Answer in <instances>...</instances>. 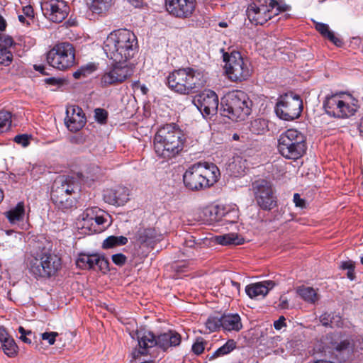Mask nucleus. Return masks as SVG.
Instances as JSON below:
<instances>
[{
	"instance_id": "72a5a7b5",
	"label": "nucleus",
	"mask_w": 363,
	"mask_h": 363,
	"mask_svg": "<svg viewBox=\"0 0 363 363\" xmlns=\"http://www.w3.org/2000/svg\"><path fill=\"white\" fill-rule=\"evenodd\" d=\"M245 160L241 157H236L229 164V169L235 177H240L245 172L246 165Z\"/></svg>"
},
{
	"instance_id": "3c124183",
	"label": "nucleus",
	"mask_w": 363,
	"mask_h": 363,
	"mask_svg": "<svg viewBox=\"0 0 363 363\" xmlns=\"http://www.w3.org/2000/svg\"><path fill=\"white\" fill-rule=\"evenodd\" d=\"M343 325V320L342 317L339 315L332 313L330 328H342Z\"/></svg>"
},
{
	"instance_id": "473e14b6",
	"label": "nucleus",
	"mask_w": 363,
	"mask_h": 363,
	"mask_svg": "<svg viewBox=\"0 0 363 363\" xmlns=\"http://www.w3.org/2000/svg\"><path fill=\"white\" fill-rule=\"evenodd\" d=\"M297 293L305 301L311 303H315L319 298L316 291L312 287H299L297 289Z\"/></svg>"
},
{
	"instance_id": "b1692460",
	"label": "nucleus",
	"mask_w": 363,
	"mask_h": 363,
	"mask_svg": "<svg viewBox=\"0 0 363 363\" xmlns=\"http://www.w3.org/2000/svg\"><path fill=\"white\" fill-rule=\"evenodd\" d=\"M13 44L11 37L0 33V65L8 66L11 63L13 55L9 48Z\"/></svg>"
},
{
	"instance_id": "aec40b11",
	"label": "nucleus",
	"mask_w": 363,
	"mask_h": 363,
	"mask_svg": "<svg viewBox=\"0 0 363 363\" xmlns=\"http://www.w3.org/2000/svg\"><path fill=\"white\" fill-rule=\"evenodd\" d=\"M77 267L81 269H95L107 271L109 268L108 261L99 254L80 253L76 261Z\"/></svg>"
},
{
	"instance_id": "2f4dec72",
	"label": "nucleus",
	"mask_w": 363,
	"mask_h": 363,
	"mask_svg": "<svg viewBox=\"0 0 363 363\" xmlns=\"http://www.w3.org/2000/svg\"><path fill=\"white\" fill-rule=\"evenodd\" d=\"M100 213L103 214V211L98 207L86 208L79 216V218L84 222L82 228H85V225H89V223L91 225H93V220Z\"/></svg>"
},
{
	"instance_id": "f704fd0d",
	"label": "nucleus",
	"mask_w": 363,
	"mask_h": 363,
	"mask_svg": "<svg viewBox=\"0 0 363 363\" xmlns=\"http://www.w3.org/2000/svg\"><path fill=\"white\" fill-rule=\"evenodd\" d=\"M128 242V238L125 236H109L105 239L102 244L104 249H110L116 246L125 245Z\"/></svg>"
},
{
	"instance_id": "f8f14e48",
	"label": "nucleus",
	"mask_w": 363,
	"mask_h": 363,
	"mask_svg": "<svg viewBox=\"0 0 363 363\" xmlns=\"http://www.w3.org/2000/svg\"><path fill=\"white\" fill-rule=\"evenodd\" d=\"M223 57L225 62V73L231 81L241 82L250 76V63L239 52L233 51L230 54L225 52Z\"/></svg>"
},
{
	"instance_id": "0eeeda50",
	"label": "nucleus",
	"mask_w": 363,
	"mask_h": 363,
	"mask_svg": "<svg viewBox=\"0 0 363 363\" xmlns=\"http://www.w3.org/2000/svg\"><path fill=\"white\" fill-rule=\"evenodd\" d=\"M79 189L76 179L69 176H60L54 181L51 199L59 209L64 211L70 209L74 206V200L70 196Z\"/></svg>"
},
{
	"instance_id": "58836bf2",
	"label": "nucleus",
	"mask_w": 363,
	"mask_h": 363,
	"mask_svg": "<svg viewBox=\"0 0 363 363\" xmlns=\"http://www.w3.org/2000/svg\"><path fill=\"white\" fill-rule=\"evenodd\" d=\"M11 113L6 111H0V133L8 130L11 124Z\"/></svg>"
},
{
	"instance_id": "f3484780",
	"label": "nucleus",
	"mask_w": 363,
	"mask_h": 363,
	"mask_svg": "<svg viewBox=\"0 0 363 363\" xmlns=\"http://www.w3.org/2000/svg\"><path fill=\"white\" fill-rule=\"evenodd\" d=\"M40 6L44 16L54 23H61L69 13V7L64 0H42Z\"/></svg>"
},
{
	"instance_id": "864d4df0",
	"label": "nucleus",
	"mask_w": 363,
	"mask_h": 363,
	"mask_svg": "<svg viewBox=\"0 0 363 363\" xmlns=\"http://www.w3.org/2000/svg\"><path fill=\"white\" fill-rule=\"evenodd\" d=\"M332 313H325L320 316V321L324 326H330L331 324Z\"/></svg>"
},
{
	"instance_id": "6e6552de",
	"label": "nucleus",
	"mask_w": 363,
	"mask_h": 363,
	"mask_svg": "<svg viewBox=\"0 0 363 363\" xmlns=\"http://www.w3.org/2000/svg\"><path fill=\"white\" fill-rule=\"evenodd\" d=\"M277 148L285 158L296 160L306 152V138L296 129H289L279 135Z\"/></svg>"
},
{
	"instance_id": "338daca9",
	"label": "nucleus",
	"mask_w": 363,
	"mask_h": 363,
	"mask_svg": "<svg viewBox=\"0 0 363 363\" xmlns=\"http://www.w3.org/2000/svg\"><path fill=\"white\" fill-rule=\"evenodd\" d=\"M6 27V22L5 19L0 16V30H4Z\"/></svg>"
},
{
	"instance_id": "7c9ffc66",
	"label": "nucleus",
	"mask_w": 363,
	"mask_h": 363,
	"mask_svg": "<svg viewBox=\"0 0 363 363\" xmlns=\"http://www.w3.org/2000/svg\"><path fill=\"white\" fill-rule=\"evenodd\" d=\"M236 347V342L233 340H228L223 346L218 348L211 354H208L209 359H213L217 357L224 356L229 354Z\"/></svg>"
},
{
	"instance_id": "cd10ccee",
	"label": "nucleus",
	"mask_w": 363,
	"mask_h": 363,
	"mask_svg": "<svg viewBox=\"0 0 363 363\" xmlns=\"http://www.w3.org/2000/svg\"><path fill=\"white\" fill-rule=\"evenodd\" d=\"M112 0H86L89 9L95 13L101 14L111 7Z\"/></svg>"
},
{
	"instance_id": "774afa93",
	"label": "nucleus",
	"mask_w": 363,
	"mask_h": 363,
	"mask_svg": "<svg viewBox=\"0 0 363 363\" xmlns=\"http://www.w3.org/2000/svg\"><path fill=\"white\" fill-rule=\"evenodd\" d=\"M140 89L143 94H146L148 91V89L144 84L140 85Z\"/></svg>"
},
{
	"instance_id": "c03bdc74",
	"label": "nucleus",
	"mask_w": 363,
	"mask_h": 363,
	"mask_svg": "<svg viewBox=\"0 0 363 363\" xmlns=\"http://www.w3.org/2000/svg\"><path fill=\"white\" fill-rule=\"evenodd\" d=\"M30 135L27 134L17 135L13 140L15 143L21 145L23 147H27L30 144Z\"/></svg>"
},
{
	"instance_id": "9b49d317",
	"label": "nucleus",
	"mask_w": 363,
	"mask_h": 363,
	"mask_svg": "<svg viewBox=\"0 0 363 363\" xmlns=\"http://www.w3.org/2000/svg\"><path fill=\"white\" fill-rule=\"evenodd\" d=\"M46 59L52 67L65 70L75 63V49L68 42L57 43L48 52Z\"/></svg>"
},
{
	"instance_id": "a211bd4d",
	"label": "nucleus",
	"mask_w": 363,
	"mask_h": 363,
	"mask_svg": "<svg viewBox=\"0 0 363 363\" xmlns=\"http://www.w3.org/2000/svg\"><path fill=\"white\" fill-rule=\"evenodd\" d=\"M167 12L179 18H190L196 9L195 0H165Z\"/></svg>"
},
{
	"instance_id": "052dcab7",
	"label": "nucleus",
	"mask_w": 363,
	"mask_h": 363,
	"mask_svg": "<svg viewBox=\"0 0 363 363\" xmlns=\"http://www.w3.org/2000/svg\"><path fill=\"white\" fill-rule=\"evenodd\" d=\"M45 82L48 84H51V85H57V84H62V79H57V78H55V77H50V78H47L45 79Z\"/></svg>"
},
{
	"instance_id": "ddd939ff",
	"label": "nucleus",
	"mask_w": 363,
	"mask_h": 363,
	"mask_svg": "<svg viewBox=\"0 0 363 363\" xmlns=\"http://www.w3.org/2000/svg\"><path fill=\"white\" fill-rule=\"evenodd\" d=\"M255 201L264 211H270L277 206V199L272 183L264 179H259L251 184Z\"/></svg>"
},
{
	"instance_id": "c9c22d12",
	"label": "nucleus",
	"mask_w": 363,
	"mask_h": 363,
	"mask_svg": "<svg viewBox=\"0 0 363 363\" xmlns=\"http://www.w3.org/2000/svg\"><path fill=\"white\" fill-rule=\"evenodd\" d=\"M250 131L255 135H262L267 130V123L264 119L257 118L250 122Z\"/></svg>"
},
{
	"instance_id": "e433bc0d",
	"label": "nucleus",
	"mask_w": 363,
	"mask_h": 363,
	"mask_svg": "<svg viewBox=\"0 0 363 363\" xmlns=\"http://www.w3.org/2000/svg\"><path fill=\"white\" fill-rule=\"evenodd\" d=\"M203 218L205 222L211 223L218 221L220 219V216L218 215V209L217 207H208L203 210Z\"/></svg>"
},
{
	"instance_id": "412c9836",
	"label": "nucleus",
	"mask_w": 363,
	"mask_h": 363,
	"mask_svg": "<svg viewBox=\"0 0 363 363\" xmlns=\"http://www.w3.org/2000/svg\"><path fill=\"white\" fill-rule=\"evenodd\" d=\"M65 123L72 132L82 129L86 123V118L82 109L77 106H72L67 108Z\"/></svg>"
},
{
	"instance_id": "e2e57ef3",
	"label": "nucleus",
	"mask_w": 363,
	"mask_h": 363,
	"mask_svg": "<svg viewBox=\"0 0 363 363\" xmlns=\"http://www.w3.org/2000/svg\"><path fill=\"white\" fill-rule=\"evenodd\" d=\"M279 307L281 309H286L289 308L288 300L286 297L281 296L279 298Z\"/></svg>"
},
{
	"instance_id": "4be33fe9",
	"label": "nucleus",
	"mask_w": 363,
	"mask_h": 363,
	"mask_svg": "<svg viewBox=\"0 0 363 363\" xmlns=\"http://www.w3.org/2000/svg\"><path fill=\"white\" fill-rule=\"evenodd\" d=\"M105 202L116 206H123L129 200V191L126 187L118 186L108 189L104 194Z\"/></svg>"
},
{
	"instance_id": "2eb2a0df",
	"label": "nucleus",
	"mask_w": 363,
	"mask_h": 363,
	"mask_svg": "<svg viewBox=\"0 0 363 363\" xmlns=\"http://www.w3.org/2000/svg\"><path fill=\"white\" fill-rule=\"evenodd\" d=\"M133 74V69L126 62H115L108 67L101 77L103 87L117 85L125 82Z\"/></svg>"
},
{
	"instance_id": "20e7f679",
	"label": "nucleus",
	"mask_w": 363,
	"mask_h": 363,
	"mask_svg": "<svg viewBox=\"0 0 363 363\" xmlns=\"http://www.w3.org/2000/svg\"><path fill=\"white\" fill-rule=\"evenodd\" d=\"M219 176L220 171L216 164L198 162L189 167L183 176V180L186 188L200 190L213 185Z\"/></svg>"
},
{
	"instance_id": "680f3d73",
	"label": "nucleus",
	"mask_w": 363,
	"mask_h": 363,
	"mask_svg": "<svg viewBox=\"0 0 363 363\" xmlns=\"http://www.w3.org/2000/svg\"><path fill=\"white\" fill-rule=\"evenodd\" d=\"M353 267H354V264L353 262H352V261L342 262L340 265V267L342 269H347V270H350Z\"/></svg>"
},
{
	"instance_id": "1a4fd4ad",
	"label": "nucleus",
	"mask_w": 363,
	"mask_h": 363,
	"mask_svg": "<svg viewBox=\"0 0 363 363\" xmlns=\"http://www.w3.org/2000/svg\"><path fill=\"white\" fill-rule=\"evenodd\" d=\"M61 266L60 257L54 253L43 251L30 259L28 268L36 278H50L56 275Z\"/></svg>"
},
{
	"instance_id": "69168bd1",
	"label": "nucleus",
	"mask_w": 363,
	"mask_h": 363,
	"mask_svg": "<svg viewBox=\"0 0 363 363\" xmlns=\"http://www.w3.org/2000/svg\"><path fill=\"white\" fill-rule=\"evenodd\" d=\"M34 69L36 71H38L39 72H40L43 75H46L48 74L46 72H45V68L43 65H34Z\"/></svg>"
},
{
	"instance_id": "9d476101",
	"label": "nucleus",
	"mask_w": 363,
	"mask_h": 363,
	"mask_svg": "<svg viewBox=\"0 0 363 363\" xmlns=\"http://www.w3.org/2000/svg\"><path fill=\"white\" fill-rule=\"evenodd\" d=\"M284 10L276 0H259L257 4L253 3L248 6L246 14L252 23L263 25Z\"/></svg>"
},
{
	"instance_id": "de8ad7c7",
	"label": "nucleus",
	"mask_w": 363,
	"mask_h": 363,
	"mask_svg": "<svg viewBox=\"0 0 363 363\" xmlns=\"http://www.w3.org/2000/svg\"><path fill=\"white\" fill-rule=\"evenodd\" d=\"M203 243H204L203 241H196L193 237H191L189 239L185 240L184 245L187 248H201Z\"/></svg>"
},
{
	"instance_id": "f257e3e1",
	"label": "nucleus",
	"mask_w": 363,
	"mask_h": 363,
	"mask_svg": "<svg viewBox=\"0 0 363 363\" xmlns=\"http://www.w3.org/2000/svg\"><path fill=\"white\" fill-rule=\"evenodd\" d=\"M138 48L135 35L127 29L111 32L104 42L103 49L107 57L113 62H127L133 57Z\"/></svg>"
},
{
	"instance_id": "5fc2aeb1",
	"label": "nucleus",
	"mask_w": 363,
	"mask_h": 363,
	"mask_svg": "<svg viewBox=\"0 0 363 363\" xmlns=\"http://www.w3.org/2000/svg\"><path fill=\"white\" fill-rule=\"evenodd\" d=\"M294 202L296 207H300L303 208L306 207V201L304 199H301L300 195L297 193L294 195Z\"/></svg>"
},
{
	"instance_id": "c85d7f7f",
	"label": "nucleus",
	"mask_w": 363,
	"mask_h": 363,
	"mask_svg": "<svg viewBox=\"0 0 363 363\" xmlns=\"http://www.w3.org/2000/svg\"><path fill=\"white\" fill-rule=\"evenodd\" d=\"M315 29L324 37L333 43L337 46H341L342 41L336 37L334 33L329 29L328 25L323 23H317Z\"/></svg>"
},
{
	"instance_id": "6e6d98bb",
	"label": "nucleus",
	"mask_w": 363,
	"mask_h": 363,
	"mask_svg": "<svg viewBox=\"0 0 363 363\" xmlns=\"http://www.w3.org/2000/svg\"><path fill=\"white\" fill-rule=\"evenodd\" d=\"M10 338H11V337L8 334L6 328L3 326H1L0 327V342L2 343Z\"/></svg>"
},
{
	"instance_id": "f03ea898",
	"label": "nucleus",
	"mask_w": 363,
	"mask_h": 363,
	"mask_svg": "<svg viewBox=\"0 0 363 363\" xmlns=\"http://www.w3.org/2000/svg\"><path fill=\"white\" fill-rule=\"evenodd\" d=\"M186 138L177 125L169 123L157 131L154 137L156 155L164 160L177 157L183 150Z\"/></svg>"
},
{
	"instance_id": "4468645a",
	"label": "nucleus",
	"mask_w": 363,
	"mask_h": 363,
	"mask_svg": "<svg viewBox=\"0 0 363 363\" xmlns=\"http://www.w3.org/2000/svg\"><path fill=\"white\" fill-rule=\"evenodd\" d=\"M303 110V102L298 95L290 94L281 97L275 107L277 116L284 121L298 118Z\"/></svg>"
},
{
	"instance_id": "8fccbe9b",
	"label": "nucleus",
	"mask_w": 363,
	"mask_h": 363,
	"mask_svg": "<svg viewBox=\"0 0 363 363\" xmlns=\"http://www.w3.org/2000/svg\"><path fill=\"white\" fill-rule=\"evenodd\" d=\"M18 332L21 334L20 339L27 344L31 343V340L27 337V335H30L32 332L30 330H26L23 327L20 326L18 328Z\"/></svg>"
},
{
	"instance_id": "79ce46f5",
	"label": "nucleus",
	"mask_w": 363,
	"mask_h": 363,
	"mask_svg": "<svg viewBox=\"0 0 363 363\" xmlns=\"http://www.w3.org/2000/svg\"><path fill=\"white\" fill-rule=\"evenodd\" d=\"M108 215L103 211V214H99L93 220L99 226L98 229H94V232H101L105 228L104 225L108 221Z\"/></svg>"
},
{
	"instance_id": "bf43d9fd",
	"label": "nucleus",
	"mask_w": 363,
	"mask_h": 363,
	"mask_svg": "<svg viewBox=\"0 0 363 363\" xmlns=\"http://www.w3.org/2000/svg\"><path fill=\"white\" fill-rule=\"evenodd\" d=\"M23 13L27 17L33 18L34 16L33 9L30 5L23 7Z\"/></svg>"
},
{
	"instance_id": "5701e85b",
	"label": "nucleus",
	"mask_w": 363,
	"mask_h": 363,
	"mask_svg": "<svg viewBox=\"0 0 363 363\" xmlns=\"http://www.w3.org/2000/svg\"><path fill=\"white\" fill-rule=\"evenodd\" d=\"M275 285V282L270 280L257 282L247 285L245 288V292L251 298L259 296L264 297Z\"/></svg>"
},
{
	"instance_id": "c756f323",
	"label": "nucleus",
	"mask_w": 363,
	"mask_h": 363,
	"mask_svg": "<svg viewBox=\"0 0 363 363\" xmlns=\"http://www.w3.org/2000/svg\"><path fill=\"white\" fill-rule=\"evenodd\" d=\"M138 240L142 245L152 246L159 239L157 238L154 229L147 228L139 232Z\"/></svg>"
},
{
	"instance_id": "49530a36",
	"label": "nucleus",
	"mask_w": 363,
	"mask_h": 363,
	"mask_svg": "<svg viewBox=\"0 0 363 363\" xmlns=\"http://www.w3.org/2000/svg\"><path fill=\"white\" fill-rule=\"evenodd\" d=\"M111 258H112L113 262L116 265L119 266V267L123 266L127 261L126 256L122 253H118V254L113 255Z\"/></svg>"
},
{
	"instance_id": "a878e982",
	"label": "nucleus",
	"mask_w": 363,
	"mask_h": 363,
	"mask_svg": "<svg viewBox=\"0 0 363 363\" xmlns=\"http://www.w3.org/2000/svg\"><path fill=\"white\" fill-rule=\"evenodd\" d=\"M6 217L12 224L23 220L25 216V206L23 202H19L9 211L4 213Z\"/></svg>"
},
{
	"instance_id": "603ef678",
	"label": "nucleus",
	"mask_w": 363,
	"mask_h": 363,
	"mask_svg": "<svg viewBox=\"0 0 363 363\" xmlns=\"http://www.w3.org/2000/svg\"><path fill=\"white\" fill-rule=\"evenodd\" d=\"M204 349V342L202 340H200L199 339H198L196 342L192 345V351L196 354H201Z\"/></svg>"
},
{
	"instance_id": "a19ab883",
	"label": "nucleus",
	"mask_w": 363,
	"mask_h": 363,
	"mask_svg": "<svg viewBox=\"0 0 363 363\" xmlns=\"http://www.w3.org/2000/svg\"><path fill=\"white\" fill-rule=\"evenodd\" d=\"M334 348L338 352L353 351L354 342L353 340H344L339 343H336Z\"/></svg>"
},
{
	"instance_id": "a18cd8bd",
	"label": "nucleus",
	"mask_w": 363,
	"mask_h": 363,
	"mask_svg": "<svg viewBox=\"0 0 363 363\" xmlns=\"http://www.w3.org/2000/svg\"><path fill=\"white\" fill-rule=\"evenodd\" d=\"M94 113H95L96 120L98 122H99L101 123H106L107 116H108V113L106 110H104L103 108H98L95 109Z\"/></svg>"
},
{
	"instance_id": "39448f33",
	"label": "nucleus",
	"mask_w": 363,
	"mask_h": 363,
	"mask_svg": "<svg viewBox=\"0 0 363 363\" xmlns=\"http://www.w3.org/2000/svg\"><path fill=\"white\" fill-rule=\"evenodd\" d=\"M137 339L139 350L133 352V357L139 354H151L150 350L157 347L163 351L167 350L170 347H176L180 345L182 337L175 330H169L156 337L150 331H138Z\"/></svg>"
},
{
	"instance_id": "13d9d810",
	"label": "nucleus",
	"mask_w": 363,
	"mask_h": 363,
	"mask_svg": "<svg viewBox=\"0 0 363 363\" xmlns=\"http://www.w3.org/2000/svg\"><path fill=\"white\" fill-rule=\"evenodd\" d=\"M230 283L233 287L232 289V296H235L240 294V284L238 282L230 280Z\"/></svg>"
},
{
	"instance_id": "bb28decb",
	"label": "nucleus",
	"mask_w": 363,
	"mask_h": 363,
	"mask_svg": "<svg viewBox=\"0 0 363 363\" xmlns=\"http://www.w3.org/2000/svg\"><path fill=\"white\" fill-rule=\"evenodd\" d=\"M214 241L222 245H238L244 242V239L236 233H228L214 237Z\"/></svg>"
},
{
	"instance_id": "7ed1b4c3",
	"label": "nucleus",
	"mask_w": 363,
	"mask_h": 363,
	"mask_svg": "<svg viewBox=\"0 0 363 363\" xmlns=\"http://www.w3.org/2000/svg\"><path fill=\"white\" fill-rule=\"evenodd\" d=\"M168 87L180 94L195 93L205 85L203 74L191 67L174 70L167 79Z\"/></svg>"
},
{
	"instance_id": "dca6fc26",
	"label": "nucleus",
	"mask_w": 363,
	"mask_h": 363,
	"mask_svg": "<svg viewBox=\"0 0 363 363\" xmlns=\"http://www.w3.org/2000/svg\"><path fill=\"white\" fill-rule=\"evenodd\" d=\"M325 112L335 118H349L356 113L357 107L343 101L340 96L333 95L326 98L323 103Z\"/></svg>"
},
{
	"instance_id": "393cba45",
	"label": "nucleus",
	"mask_w": 363,
	"mask_h": 363,
	"mask_svg": "<svg viewBox=\"0 0 363 363\" xmlns=\"http://www.w3.org/2000/svg\"><path fill=\"white\" fill-rule=\"evenodd\" d=\"M222 328L228 331H240L242 325L241 323V318L237 313L235 314H228L221 316Z\"/></svg>"
},
{
	"instance_id": "09e8293b",
	"label": "nucleus",
	"mask_w": 363,
	"mask_h": 363,
	"mask_svg": "<svg viewBox=\"0 0 363 363\" xmlns=\"http://www.w3.org/2000/svg\"><path fill=\"white\" fill-rule=\"evenodd\" d=\"M57 336H58V333L57 332H45L41 334L42 339L48 340L49 345H50L55 343Z\"/></svg>"
},
{
	"instance_id": "4c0bfd02",
	"label": "nucleus",
	"mask_w": 363,
	"mask_h": 363,
	"mask_svg": "<svg viewBox=\"0 0 363 363\" xmlns=\"http://www.w3.org/2000/svg\"><path fill=\"white\" fill-rule=\"evenodd\" d=\"M1 348L4 352L10 357H13L17 354L18 346L12 337L2 342Z\"/></svg>"
},
{
	"instance_id": "6ab92c4d",
	"label": "nucleus",
	"mask_w": 363,
	"mask_h": 363,
	"mask_svg": "<svg viewBox=\"0 0 363 363\" xmlns=\"http://www.w3.org/2000/svg\"><path fill=\"white\" fill-rule=\"evenodd\" d=\"M194 104L203 116H208L216 113L219 101L215 91L206 90L196 96Z\"/></svg>"
},
{
	"instance_id": "4d7b16f0",
	"label": "nucleus",
	"mask_w": 363,
	"mask_h": 363,
	"mask_svg": "<svg viewBox=\"0 0 363 363\" xmlns=\"http://www.w3.org/2000/svg\"><path fill=\"white\" fill-rule=\"evenodd\" d=\"M285 318L284 316H281L279 317V318L274 321V326L276 330H281L284 326L286 325V323H285Z\"/></svg>"
},
{
	"instance_id": "423d86ee",
	"label": "nucleus",
	"mask_w": 363,
	"mask_h": 363,
	"mask_svg": "<svg viewBox=\"0 0 363 363\" xmlns=\"http://www.w3.org/2000/svg\"><path fill=\"white\" fill-rule=\"evenodd\" d=\"M252 101L240 90L225 94L220 99L222 114L232 121H243L251 113Z\"/></svg>"
},
{
	"instance_id": "0e129e2a",
	"label": "nucleus",
	"mask_w": 363,
	"mask_h": 363,
	"mask_svg": "<svg viewBox=\"0 0 363 363\" xmlns=\"http://www.w3.org/2000/svg\"><path fill=\"white\" fill-rule=\"evenodd\" d=\"M347 277L352 281L355 279L354 267H353L350 270H347Z\"/></svg>"
},
{
	"instance_id": "ea45409f",
	"label": "nucleus",
	"mask_w": 363,
	"mask_h": 363,
	"mask_svg": "<svg viewBox=\"0 0 363 363\" xmlns=\"http://www.w3.org/2000/svg\"><path fill=\"white\" fill-rule=\"evenodd\" d=\"M209 333L215 332L222 328L221 317L209 316L205 323Z\"/></svg>"
},
{
	"instance_id": "37998d69",
	"label": "nucleus",
	"mask_w": 363,
	"mask_h": 363,
	"mask_svg": "<svg viewBox=\"0 0 363 363\" xmlns=\"http://www.w3.org/2000/svg\"><path fill=\"white\" fill-rule=\"evenodd\" d=\"M94 70V67L93 65L87 66V67H82L76 72L73 73V77L79 79L82 77H85L87 76V74H91Z\"/></svg>"
}]
</instances>
